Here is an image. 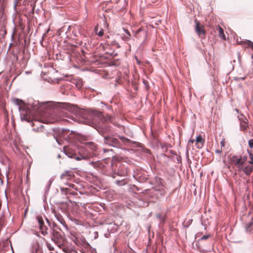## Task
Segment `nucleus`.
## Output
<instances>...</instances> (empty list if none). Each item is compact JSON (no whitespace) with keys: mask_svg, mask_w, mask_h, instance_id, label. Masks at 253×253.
<instances>
[{"mask_svg":"<svg viewBox=\"0 0 253 253\" xmlns=\"http://www.w3.org/2000/svg\"><path fill=\"white\" fill-rule=\"evenodd\" d=\"M109 151H112V149L109 150V149H103V151L104 153L108 152Z\"/></svg>","mask_w":253,"mask_h":253,"instance_id":"nucleus-36","label":"nucleus"},{"mask_svg":"<svg viewBox=\"0 0 253 253\" xmlns=\"http://www.w3.org/2000/svg\"><path fill=\"white\" fill-rule=\"evenodd\" d=\"M13 102L15 104H16V105H18L19 106H21L24 104L23 101L22 100H20V99H17V98L14 99L13 100Z\"/></svg>","mask_w":253,"mask_h":253,"instance_id":"nucleus-18","label":"nucleus"},{"mask_svg":"<svg viewBox=\"0 0 253 253\" xmlns=\"http://www.w3.org/2000/svg\"><path fill=\"white\" fill-rule=\"evenodd\" d=\"M222 150L223 149L221 148L220 149H217L215 150V153L218 154H221L222 152Z\"/></svg>","mask_w":253,"mask_h":253,"instance_id":"nucleus-35","label":"nucleus"},{"mask_svg":"<svg viewBox=\"0 0 253 253\" xmlns=\"http://www.w3.org/2000/svg\"><path fill=\"white\" fill-rule=\"evenodd\" d=\"M38 221V224L41 233L43 235H45L47 234V227L44 225L43 220L42 216H38L37 217Z\"/></svg>","mask_w":253,"mask_h":253,"instance_id":"nucleus-6","label":"nucleus"},{"mask_svg":"<svg viewBox=\"0 0 253 253\" xmlns=\"http://www.w3.org/2000/svg\"><path fill=\"white\" fill-rule=\"evenodd\" d=\"M57 220L62 224H64L65 223V222L63 219V218L62 217V216L61 215H60V214H56L55 215Z\"/></svg>","mask_w":253,"mask_h":253,"instance_id":"nucleus-19","label":"nucleus"},{"mask_svg":"<svg viewBox=\"0 0 253 253\" xmlns=\"http://www.w3.org/2000/svg\"><path fill=\"white\" fill-rule=\"evenodd\" d=\"M249 145L251 148H253V139H250L249 140Z\"/></svg>","mask_w":253,"mask_h":253,"instance_id":"nucleus-29","label":"nucleus"},{"mask_svg":"<svg viewBox=\"0 0 253 253\" xmlns=\"http://www.w3.org/2000/svg\"><path fill=\"white\" fill-rule=\"evenodd\" d=\"M74 177V175L72 171H67L63 172L60 176V179L65 184L66 181L71 180Z\"/></svg>","mask_w":253,"mask_h":253,"instance_id":"nucleus-8","label":"nucleus"},{"mask_svg":"<svg viewBox=\"0 0 253 253\" xmlns=\"http://www.w3.org/2000/svg\"><path fill=\"white\" fill-rule=\"evenodd\" d=\"M52 240L60 248H63L65 242V239L63 235L61 233L55 230V229L52 230L51 233Z\"/></svg>","mask_w":253,"mask_h":253,"instance_id":"nucleus-3","label":"nucleus"},{"mask_svg":"<svg viewBox=\"0 0 253 253\" xmlns=\"http://www.w3.org/2000/svg\"><path fill=\"white\" fill-rule=\"evenodd\" d=\"M84 247L87 250L86 253H97L96 249L92 248L88 243L84 242Z\"/></svg>","mask_w":253,"mask_h":253,"instance_id":"nucleus-11","label":"nucleus"},{"mask_svg":"<svg viewBox=\"0 0 253 253\" xmlns=\"http://www.w3.org/2000/svg\"><path fill=\"white\" fill-rule=\"evenodd\" d=\"M96 34L99 36H102L103 35V30L101 29L98 32H97V28H95Z\"/></svg>","mask_w":253,"mask_h":253,"instance_id":"nucleus-24","label":"nucleus"},{"mask_svg":"<svg viewBox=\"0 0 253 253\" xmlns=\"http://www.w3.org/2000/svg\"><path fill=\"white\" fill-rule=\"evenodd\" d=\"M130 37L125 36L123 37V40L125 41H128L130 40Z\"/></svg>","mask_w":253,"mask_h":253,"instance_id":"nucleus-31","label":"nucleus"},{"mask_svg":"<svg viewBox=\"0 0 253 253\" xmlns=\"http://www.w3.org/2000/svg\"><path fill=\"white\" fill-rule=\"evenodd\" d=\"M247 156L233 155L230 158V164L237 169L238 171H241L242 167L247 161Z\"/></svg>","mask_w":253,"mask_h":253,"instance_id":"nucleus-2","label":"nucleus"},{"mask_svg":"<svg viewBox=\"0 0 253 253\" xmlns=\"http://www.w3.org/2000/svg\"><path fill=\"white\" fill-rule=\"evenodd\" d=\"M156 190H160V189H157Z\"/></svg>","mask_w":253,"mask_h":253,"instance_id":"nucleus-45","label":"nucleus"},{"mask_svg":"<svg viewBox=\"0 0 253 253\" xmlns=\"http://www.w3.org/2000/svg\"><path fill=\"white\" fill-rule=\"evenodd\" d=\"M204 139L201 135H198L196 139V145L197 148L200 149L203 147L204 144Z\"/></svg>","mask_w":253,"mask_h":253,"instance_id":"nucleus-9","label":"nucleus"},{"mask_svg":"<svg viewBox=\"0 0 253 253\" xmlns=\"http://www.w3.org/2000/svg\"><path fill=\"white\" fill-rule=\"evenodd\" d=\"M74 158L76 160H81L80 158V157H75V156Z\"/></svg>","mask_w":253,"mask_h":253,"instance_id":"nucleus-39","label":"nucleus"},{"mask_svg":"<svg viewBox=\"0 0 253 253\" xmlns=\"http://www.w3.org/2000/svg\"><path fill=\"white\" fill-rule=\"evenodd\" d=\"M70 253H77V252L75 251L72 250V251H71Z\"/></svg>","mask_w":253,"mask_h":253,"instance_id":"nucleus-40","label":"nucleus"},{"mask_svg":"<svg viewBox=\"0 0 253 253\" xmlns=\"http://www.w3.org/2000/svg\"><path fill=\"white\" fill-rule=\"evenodd\" d=\"M209 237H210V235H204L201 238L200 240H207L209 238Z\"/></svg>","mask_w":253,"mask_h":253,"instance_id":"nucleus-30","label":"nucleus"},{"mask_svg":"<svg viewBox=\"0 0 253 253\" xmlns=\"http://www.w3.org/2000/svg\"><path fill=\"white\" fill-rule=\"evenodd\" d=\"M238 119L240 122V128L242 131H245L248 127V121L246 117L241 114L238 116Z\"/></svg>","mask_w":253,"mask_h":253,"instance_id":"nucleus-7","label":"nucleus"},{"mask_svg":"<svg viewBox=\"0 0 253 253\" xmlns=\"http://www.w3.org/2000/svg\"><path fill=\"white\" fill-rule=\"evenodd\" d=\"M140 30H141V29H139L137 31L136 33H139V32L140 31Z\"/></svg>","mask_w":253,"mask_h":253,"instance_id":"nucleus-41","label":"nucleus"},{"mask_svg":"<svg viewBox=\"0 0 253 253\" xmlns=\"http://www.w3.org/2000/svg\"><path fill=\"white\" fill-rule=\"evenodd\" d=\"M241 171H243L246 175L250 176L253 171L252 166L246 165L245 167L243 166Z\"/></svg>","mask_w":253,"mask_h":253,"instance_id":"nucleus-10","label":"nucleus"},{"mask_svg":"<svg viewBox=\"0 0 253 253\" xmlns=\"http://www.w3.org/2000/svg\"><path fill=\"white\" fill-rule=\"evenodd\" d=\"M126 173V171L125 170H123V171L118 170L117 172V174L119 175H125Z\"/></svg>","mask_w":253,"mask_h":253,"instance_id":"nucleus-27","label":"nucleus"},{"mask_svg":"<svg viewBox=\"0 0 253 253\" xmlns=\"http://www.w3.org/2000/svg\"><path fill=\"white\" fill-rule=\"evenodd\" d=\"M238 44L240 45H247V47L250 46L253 50V42L249 40H246L245 41L238 42ZM253 59V54L252 56Z\"/></svg>","mask_w":253,"mask_h":253,"instance_id":"nucleus-12","label":"nucleus"},{"mask_svg":"<svg viewBox=\"0 0 253 253\" xmlns=\"http://www.w3.org/2000/svg\"><path fill=\"white\" fill-rule=\"evenodd\" d=\"M104 143L106 144L118 148H122V144L119 140L112 136H105Z\"/></svg>","mask_w":253,"mask_h":253,"instance_id":"nucleus-4","label":"nucleus"},{"mask_svg":"<svg viewBox=\"0 0 253 253\" xmlns=\"http://www.w3.org/2000/svg\"><path fill=\"white\" fill-rule=\"evenodd\" d=\"M253 222L252 221L249 222L246 225V229L249 230H250V228L253 226Z\"/></svg>","mask_w":253,"mask_h":253,"instance_id":"nucleus-25","label":"nucleus"},{"mask_svg":"<svg viewBox=\"0 0 253 253\" xmlns=\"http://www.w3.org/2000/svg\"><path fill=\"white\" fill-rule=\"evenodd\" d=\"M99 116H100V117H101V120L103 122H108V121H110V122L112 121V117H111L110 116H107L106 117H104V116H103L102 114L100 113L99 114Z\"/></svg>","mask_w":253,"mask_h":253,"instance_id":"nucleus-14","label":"nucleus"},{"mask_svg":"<svg viewBox=\"0 0 253 253\" xmlns=\"http://www.w3.org/2000/svg\"><path fill=\"white\" fill-rule=\"evenodd\" d=\"M218 35L220 38L225 40L226 39L225 35L224 34V30L220 26H218L217 28Z\"/></svg>","mask_w":253,"mask_h":253,"instance_id":"nucleus-13","label":"nucleus"},{"mask_svg":"<svg viewBox=\"0 0 253 253\" xmlns=\"http://www.w3.org/2000/svg\"><path fill=\"white\" fill-rule=\"evenodd\" d=\"M61 191H65V192L66 194L68 193L69 192V189L68 188H61Z\"/></svg>","mask_w":253,"mask_h":253,"instance_id":"nucleus-32","label":"nucleus"},{"mask_svg":"<svg viewBox=\"0 0 253 253\" xmlns=\"http://www.w3.org/2000/svg\"><path fill=\"white\" fill-rule=\"evenodd\" d=\"M112 168H113V169H114L115 171H116V169L114 168V165H112Z\"/></svg>","mask_w":253,"mask_h":253,"instance_id":"nucleus-42","label":"nucleus"},{"mask_svg":"<svg viewBox=\"0 0 253 253\" xmlns=\"http://www.w3.org/2000/svg\"><path fill=\"white\" fill-rule=\"evenodd\" d=\"M74 241V242L75 243V244L78 246H82L84 247V242H85V241H84L83 242L82 244H81L80 242V241L77 238H75V239L73 240Z\"/></svg>","mask_w":253,"mask_h":253,"instance_id":"nucleus-21","label":"nucleus"},{"mask_svg":"<svg viewBox=\"0 0 253 253\" xmlns=\"http://www.w3.org/2000/svg\"><path fill=\"white\" fill-rule=\"evenodd\" d=\"M29 112L27 111L26 114L24 115V118L28 122H31L33 126V130L36 132L47 133L43 124L52 123V122L45 118L44 115L40 114L39 116L29 115Z\"/></svg>","mask_w":253,"mask_h":253,"instance_id":"nucleus-1","label":"nucleus"},{"mask_svg":"<svg viewBox=\"0 0 253 253\" xmlns=\"http://www.w3.org/2000/svg\"><path fill=\"white\" fill-rule=\"evenodd\" d=\"M61 249H62L63 251L66 253H70L71 251H72V250H71L69 248L67 247H64V245L63 246V248H61Z\"/></svg>","mask_w":253,"mask_h":253,"instance_id":"nucleus-23","label":"nucleus"},{"mask_svg":"<svg viewBox=\"0 0 253 253\" xmlns=\"http://www.w3.org/2000/svg\"><path fill=\"white\" fill-rule=\"evenodd\" d=\"M119 138L125 144L129 143L130 141L129 139L124 136H120Z\"/></svg>","mask_w":253,"mask_h":253,"instance_id":"nucleus-20","label":"nucleus"},{"mask_svg":"<svg viewBox=\"0 0 253 253\" xmlns=\"http://www.w3.org/2000/svg\"><path fill=\"white\" fill-rule=\"evenodd\" d=\"M252 170L253 171V166H252Z\"/></svg>","mask_w":253,"mask_h":253,"instance_id":"nucleus-44","label":"nucleus"},{"mask_svg":"<svg viewBox=\"0 0 253 253\" xmlns=\"http://www.w3.org/2000/svg\"><path fill=\"white\" fill-rule=\"evenodd\" d=\"M249 153V160L248 161V163L250 164L253 165V154L251 152L248 151Z\"/></svg>","mask_w":253,"mask_h":253,"instance_id":"nucleus-16","label":"nucleus"},{"mask_svg":"<svg viewBox=\"0 0 253 253\" xmlns=\"http://www.w3.org/2000/svg\"><path fill=\"white\" fill-rule=\"evenodd\" d=\"M65 184H66L67 185L69 186L70 187H71V188L75 189L77 190H78L77 188L76 187V185L74 184L69 183L68 182H67L66 183H65Z\"/></svg>","mask_w":253,"mask_h":253,"instance_id":"nucleus-22","label":"nucleus"},{"mask_svg":"<svg viewBox=\"0 0 253 253\" xmlns=\"http://www.w3.org/2000/svg\"><path fill=\"white\" fill-rule=\"evenodd\" d=\"M116 184H117L118 186H123L126 184V179H124L121 180H117L116 181Z\"/></svg>","mask_w":253,"mask_h":253,"instance_id":"nucleus-17","label":"nucleus"},{"mask_svg":"<svg viewBox=\"0 0 253 253\" xmlns=\"http://www.w3.org/2000/svg\"><path fill=\"white\" fill-rule=\"evenodd\" d=\"M195 32L201 38H204L205 37L206 31L205 30V26L201 25L200 22L197 20H195Z\"/></svg>","mask_w":253,"mask_h":253,"instance_id":"nucleus-5","label":"nucleus"},{"mask_svg":"<svg viewBox=\"0 0 253 253\" xmlns=\"http://www.w3.org/2000/svg\"><path fill=\"white\" fill-rule=\"evenodd\" d=\"M126 33L127 34V36L131 37L130 33L127 30L126 31Z\"/></svg>","mask_w":253,"mask_h":253,"instance_id":"nucleus-38","label":"nucleus"},{"mask_svg":"<svg viewBox=\"0 0 253 253\" xmlns=\"http://www.w3.org/2000/svg\"><path fill=\"white\" fill-rule=\"evenodd\" d=\"M122 167V166H121V165L120 164L119 168H120V167Z\"/></svg>","mask_w":253,"mask_h":253,"instance_id":"nucleus-43","label":"nucleus"},{"mask_svg":"<svg viewBox=\"0 0 253 253\" xmlns=\"http://www.w3.org/2000/svg\"><path fill=\"white\" fill-rule=\"evenodd\" d=\"M89 145H90L91 149H92L93 150H96V147L95 146V145L94 144L91 143V144H90Z\"/></svg>","mask_w":253,"mask_h":253,"instance_id":"nucleus-34","label":"nucleus"},{"mask_svg":"<svg viewBox=\"0 0 253 253\" xmlns=\"http://www.w3.org/2000/svg\"><path fill=\"white\" fill-rule=\"evenodd\" d=\"M46 246L49 250H50V251L54 250V248L51 246V245L50 243L46 242Z\"/></svg>","mask_w":253,"mask_h":253,"instance_id":"nucleus-26","label":"nucleus"},{"mask_svg":"<svg viewBox=\"0 0 253 253\" xmlns=\"http://www.w3.org/2000/svg\"><path fill=\"white\" fill-rule=\"evenodd\" d=\"M225 145V139L224 138L220 142L221 148L223 149V148L224 147Z\"/></svg>","mask_w":253,"mask_h":253,"instance_id":"nucleus-28","label":"nucleus"},{"mask_svg":"<svg viewBox=\"0 0 253 253\" xmlns=\"http://www.w3.org/2000/svg\"><path fill=\"white\" fill-rule=\"evenodd\" d=\"M64 151L66 152V154L68 156V157L73 158L74 155V153L71 151L69 148H64Z\"/></svg>","mask_w":253,"mask_h":253,"instance_id":"nucleus-15","label":"nucleus"},{"mask_svg":"<svg viewBox=\"0 0 253 253\" xmlns=\"http://www.w3.org/2000/svg\"><path fill=\"white\" fill-rule=\"evenodd\" d=\"M158 179H159V181L160 183V184L162 185V190H164V186H163V182H164V180L163 179H162L161 178H158Z\"/></svg>","mask_w":253,"mask_h":253,"instance_id":"nucleus-33","label":"nucleus"},{"mask_svg":"<svg viewBox=\"0 0 253 253\" xmlns=\"http://www.w3.org/2000/svg\"><path fill=\"white\" fill-rule=\"evenodd\" d=\"M195 141V140L194 139H190L189 141H188V143H193Z\"/></svg>","mask_w":253,"mask_h":253,"instance_id":"nucleus-37","label":"nucleus"}]
</instances>
